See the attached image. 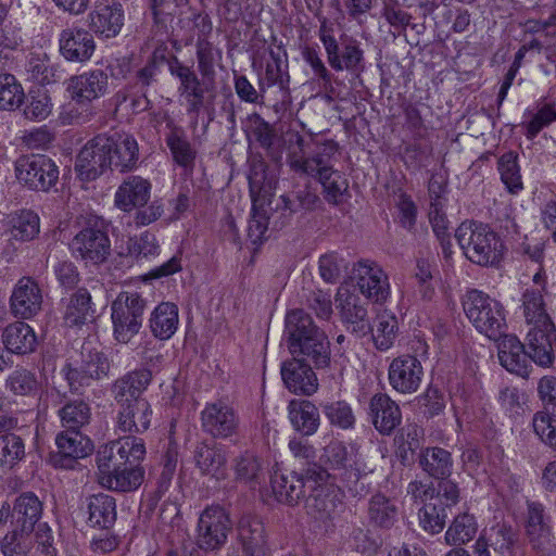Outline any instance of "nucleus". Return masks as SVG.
Here are the masks:
<instances>
[{"instance_id": "obj_1", "label": "nucleus", "mask_w": 556, "mask_h": 556, "mask_svg": "<svg viewBox=\"0 0 556 556\" xmlns=\"http://www.w3.org/2000/svg\"><path fill=\"white\" fill-rule=\"evenodd\" d=\"M296 147L288 153L287 162L292 170L318 179L327 195L332 201L348 189L346 180L333 169V160L339 146L333 140H325L316 144L315 152L307 156L304 152V138L295 134Z\"/></svg>"}, {"instance_id": "obj_2", "label": "nucleus", "mask_w": 556, "mask_h": 556, "mask_svg": "<svg viewBox=\"0 0 556 556\" xmlns=\"http://www.w3.org/2000/svg\"><path fill=\"white\" fill-rule=\"evenodd\" d=\"M286 333L289 350L294 358L311 361L316 367H326L330 359L329 341L302 308L289 312L286 316Z\"/></svg>"}, {"instance_id": "obj_3", "label": "nucleus", "mask_w": 556, "mask_h": 556, "mask_svg": "<svg viewBox=\"0 0 556 556\" xmlns=\"http://www.w3.org/2000/svg\"><path fill=\"white\" fill-rule=\"evenodd\" d=\"M455 238L465 256L473 264L493 267L503 260L504 242L488 225L464 222L456 229Z\"/></svg>"}, {"instance_id": "obj_4", "label": "nucleus", "mask_w": 556, "mask_h": 556, "mask_svg": "<svg viewBox=\"0 0 556 556\" xmlns=\"http://www.w3.org/2000/svg\"><path fill=\"white\" fill-rule=\"evenodd\" d=\"M168 70L179 80L177 91L188 115L197 118L202 110L213 111L215 79L199 78L192 66L184 64L177 56L169 61Z\"/></svg>"}, {"instance_id": "obj_5", "label": "nucleus", "mask_w": 556, "mask_h": 556, "mask_svg": "<svg viewBox=\"0 0 556 556\" xmlns=\"http://www.w3.org/2000/svg\"><path fill=\"white\" fill-rule=\"evenodd\" d=\"M463 306L467 318L480 333L492 340L502 338L507 324L506 312L500 301L482 291L470 290Z\"/></svg>"}, {"instance_id": "obj_6", "label": "nucleus", "mask_w": 556, "mask_h": 556, "mask_svg": "<svg viewBox=\"0 0 556 556\" xmlns=\"http://www.w3.org/2000/svg\"><path fill=\"white\" fill-rule=\"evenodd\" d=\"M329 478L327 469L314 465L304 473L275 471L270 478V486L276 500L288 505H296L304 500L313 484L326 483Z\"/></svg>"}, {"instance_id": "obj_7", "label": "nucleus", "mask_w": 556, "mask_h": 556, "mask_svg": "<svg viewBox=\"0 0 556 556\" xmlns=\"http://www.w3.org/2000/svg\"><path fill=\"white\" fill-rule=\"evenodd\" d=\"M146 300L137 292H121L111 304L113 336L119 343H128L140 330Z\"/></svg>"}, {"instance_id": "obj_8", "label": "nucleus", "mask_w": 556, "mask_h": 556, "mask_svg": "<svg viewBox=\"0 0 556 556\" xmlns=\"http://www.w3.org/2000/svg\"><path fill=\"white\" fill-rule=\"evenodd\" d=\"M15 174L20 182L34 190L47 191L55 185L59 169L45 155H23L15 162Z\"/></svg>"}, {"instance_id": "obj_9", "label": "nucleus", "mask_w": 556, "mask_h": 556, "mask_svg": "<svg viewBox=\"0 0 556 556\" xmlns=\"http://www.w3.org/2000/svg\"><path fill=\"white\" fill-rule=\"evenodd\" d=\"M353 275L359 292L367 300L382 304L389 299V277L378 263L369 260L358 261L353 267Z\"/></svg>"}, {"instance_id": "obj_10", "label": "nucleus", "mask_w": 556, "mask_h": 556, "mask_svg": "<svg viewBox=\"0 0 556 556\" xmlns=\"http://www.w3.org/2000/svg\"><path fill=\"white\" fill-rule=\"evenodd\" d=\"M146 456V445L141 438L125 435L102 445L97 454L98 467L115 465H139Z\"/></svg>"}, {"instance_id": "obj_11", "label": "nucleus", "mask_w": 556, "mask_h": 556, "mask_svg": "<svg viewBox=\"0 0 556 556\" xmlns=\"http://www.w3.org/2000/svg\"><path fill=\"white\" fill-rule=\"evenodd\" d=\"M239 424L237 412L224 401L207 403L201 412L203 431L215 439H228L235 435Z\"/></svg>"}, {"instance_id": "obj_12", "label": "nucleus", "mask_w": 556, "mask_h": 556, "mask_svg": "<svg viewBox=\"0 0 556 556\" xmlns=\"http://www.w3.org/2000/svg\"><path fill=\"white\" fill-rule=\"evenodd\" d=\"M230 521L226 511L219 506H212L202 511L198 522V545L202 549L213 551L222 547L226 541Z\"/></svg>"}, {"instance_id": "obj_13", "label": "nucleus", "mask_w": 556, "mask_h": 556, "mask_svg": "<svg viewBox=\"0 0 556 556\" xmlns=\"http://www.w3.org/2000/svg\"><path fill=\"white\" fill-rule=\"evenodd\" d=\"M108 136L99 135L89 140L76 159L75 168L81 180H93L111 168L112 159L106 147Z\"/></svg>"}, {"instance_id": "obj_14", "label": "nucleus", "mask_w": 556, "mask_h": 556, "mask_svg": "<svg viewBox=\"0 0 556 556\" xmlns=\"http://www.w3.org/2000/svg\"><path fill=\"white\" fill-rule=\"evenodd\" d=\"M71 251L76 258L86 264H100L110 254V239L108 235L97 228L81 229L70 243Z\"/></svg>"}, {"instance_id": "obj_15", "label": "nucleus", "mask_w": 556, "mask_h": 556, "mask_svg": "<svg viewBox=\"0 0 556 556\" xmlns=\"http://www.w3.org/2000/svg\"><path fill=\"white\" fill-rule=\"evenodd\" d=\"M422 377L424 368L420 361L408 354L394 358L388 369L390 386L403 394L416 392Z\"/></svg>"}, {"instance_id": "obj_16", "label": "nucleus", "mask_w": 556, "mask_h": 556, "mask_svg": "<svg viewBox=\"0 0 556 556\" xmlns=\"http://www.w3.org/2000/svg\"><path fill=\"white\" fill-rule=\"evenodd\" d=\"M526 533L535 549L549 552L555 546L552 518L540 502L527 503Z\"/></svg>"}, {"instance_id": "obj_17", "label": "nucleus", "mask_w": 556, "mask_h": 556, "mask_svg": "<svg viewBox=\"0 0 556 556\" xmlns=\"http://www.w3.org/2000/svg\"><path fill=\"white\" fill-rule=\"evenodd\" d=\"M193 462L201 476L216 481L228 477V455L224 445L199 443L193 451Z\"/></svg>"}, {"instance_id": "obj_18", "label": "nucleus", "mask_w": 556, "mask_h": 556, "mask_svg": "<svg viewBox=\"0 0 556 556\" xmlns=\"http://www.w3.org/2000/svg\"><path fill=\"white\" fill-rule=\"evenodd\" d=\"M526 337L530 357L536 365L547 368L555 361L553 344L556 341V328L553 321L528 325Z\"/></svg>"}, {"instance_id": "obj_19", "label": "nucleus", "mask_w": 556, "mask_h": 556, "mask_svg": "<svg viewBox=\"0 0 556 556\" xmlns=\"http://www.w3.org/2000/svg\"><path fill=\"white\" fill-rule=\"evenodd\" d=\"M90 29L98 36L113 38L124 25V11L117 0H99L88 15Z\"/></svg>"}, {"instance_id": "obj_20", "label": "nucleus", "mask_w": 556, "mask_h": 556, "mask_svg": "<svg viewBox=\"0 0 556 556\" xmlns=\"http://www.w3.org/2000/svg\"><path fill=\"white\" fill-rule=\"evenodd\" d=\"M336 301L341 316L348 329L357 337H364L370 332L371 327L367 318V309L361 303L359 296L350 291L348 286H340Z\"/></svg>"}, {"instance_id": "obj_21", "label": "nucleus", "mask_w": 556, "mask_h": 556, "mask_svg": "<svg viewBox=\"0 0 556 556\" xmlns=\"http://www.w3.org/2000/svg\"><path fill=\"white\" fill-rule=\"evenodd\" d=\"M10 306L14 316L28 319L36 316L42 306V292L30 277H22L13 288Z\"/></svg>"}, {"instance_id": "obj_22", "label": "nucleus", "mask_w": 556, "mask_h": 556, "mask_svg": "<svg viewBox=\"0 0 556 556\" xmlns=\"http://www.w3.org/2000/svg\"><path fill=\"white\" fill-rule=\"evenodd\" d=\"M110 362L102 352L83 353V362L79 367L68 368L66 379L73 391L78 392L81 388L90 386L94 380L108 376Z\"/></svg>"}, {"instance_id": "obj_23", "label": "nucleus", "mask_w": 556, "mask_h": 556, "mask_svg": "<svg viewBox=\"0 0 556 556\" xmlns=\"http://www.w3.org/2000/svg\"><path fill=\"white\" fill-rule=\"evenodd\" d=\"M59 48L65 60L84 63L92 56L96 42L89 30L81 27H67L59 36Z\"/></svg>"}, {"instance_id": "obj_24", "label": "nucleus", "mask_w": 556, "mask_h": 556, "mask_svg": "<svg viewBox=\"0 0 556 556\" xmlns=\"http://www.w3.org/2000/svg\"><path fill=\"white\" fill-rule=\"evenodd\" d=\"M108 88V75L101 70H93L73 76L67 83V92L78 104H88L102 97Z\"/></svg>"}, {"instance_id": "obj_25", "label": "nucleus", "mask_w": 556, "mask_h": 556, "mask_svg": "<svg viewBox=\"0 0 556 556\" xmlns=\"http://www.w3.org/2000/svg\"><path fill=\"white\" fill-rule=\"evenodd\" d=\"M152 185L141 176L127 177L116 189L114 204L123 212L129 213L146 206L151 197Z\"/></svg>"}, {"instance_id": "obj_26", "label": "nucleus", "mask_w": 556, "mask_h": 556, "mask_svg": "<svg viewBox=\"0 0 556 556\" xmlns=\"http://www.w3.org/2000/svg\"><path fill=\"white\" fill-rule=\"evenodd\" d=\"M151 381L152 372L149 369H136L115 380L111 387V394L119 406L144 400L141 395Z\"/></svg>"}, {"instance_id": "obj_27", "label": "nucleus", "mask_w": 556, "mask_h": 556, "mask_svg": "<svg viewBox=\"0 0 556 556\" xmlns=\"http://www.w3.org/2000/svg\"><path fill=\"white\" fill-rule=\"evenodd\" d=\"M98 469L100 484L113 491L130 492L138 489L143 481V470L139 465H115Z\"/></svg>"}, {"instance_id": "obj_28", "label": "nucleus", "mask_w": 556, "mask_h": 556, "mask_svg": "<svg viewBox=\"0 0 556 556\" xmlns=\"http://www.w3.org/2000/svg\"><path fill=\"white\" fill-rule=\"evenodd\" d=\"M368 415L375 429L381 434H390L402 419L399 405L386 393L371 396Z\"/></svg>"}, {"instance_id": "obj_29", "label": "nucleus", "mask_w": 556, "mask_h": 556, "mask_svg": "<svg viewBox=\"0 0 556 556\" xmlns=\"http://www.w3.org/2000/svg\"><path fill=\"white\" fill-rule=\"evenodd\" d=\"M516 533L510 526L496 523L485 530L475 543V556H490L489 547L502 556H511Z\"/></svg>"}, {"instance_id": "obj_30", "label": "nucleus", "mask_w": 556, "mask_h": 556, "mask_svg": "<svg viewBox=\"0 0 556 556\" xmlns=\"http://www.w3.org/2000/svg\"><path fill=\"white\" fill-rule=\"evenodd\" d=\"M498 361L511 374L527 378L531 368L530 353L515 336H504L498 343Z\"/></svg>"}, {"instance_id": "obj_31", "label": "nucleus", "mask_w": 556, "mask_h": 556, "mask_svg": "<svg viewBox=\"0 0 556 556\" xmlns=\"http://www.w3.org/2000/svg\"><path fill=\"white\" fill-rule=\"evenodd\" d=\"M281 376L286 387L293 393L311 395L317 390L316 375L303 359L293 358L283 363Z\"/></svg>"}, {"instance_id": "obj_32", "label": "nucleus", "mask_w": 556, "mask_h": 556, "mask_svg": "<svg viewBox=\"0 0 556 556\" xmlns=\"http://www.w3.org/2000/svg\"><path fill=\"white\" fill-rule=\"evenodd\" d=\"M109 156L112 159L111 168L122 173L136 167L139 160V148L137 140L130 135L108 136L106 141Z\"/></svg>"}, {"instance_id": "obj_33", "label": "nucleus", "mask_w": 556, "mask_h": 556, "mask_svg": "<svg viewBox=\"0 0 556 556\" xmlns=\"http://www.w3.org/2000/svg\"><path fill=\"white\" fill-rule=\"evenodd\" d=\"M266 462L252 451H243L232 459L235 480L255 488L265 480Z\"/></svg>"}, {"instance_id": "obj_34", "label": "nucleus", "mask_w": 556, "mask_h": 556, "mask_svg": "<svg viewBox=\"0 0 556 556\" xmlns=\"http://www.w3.org/2000/svg\"><path fill=\"white\" fill-rule=\"evenodd\" d=\"M152 409L147 400H137L119 406L116 427L123 432L139 433L146 431L151 422Z\"/></svg>"}, {"instance_id": "obj_35", "label": "nucleus", "mask_w": 556, "mask_h": 556, "mask_svg": "<svg viewBox=\"0 0 556 556\" xmlns=\"http://www.w3.org/2000/svg\"><path fill=\"white\" fill-rule=\"evenodd\" d=\"M2 342L9 352L24 355L35 351L37 336L28 324L14 321L4 328Z\"/></svg>"}, {"instance_id": "obj_36", "label": "nucleus", "mask_w": 556, "mask_h": 556, "mask_svg": "<svg viewBox=\"0 0 556 556\" xmlns=\"http://www.w3.org/2000/svg\"><path fill=\"white\" fill-rule=\"evenodd\" d=\"M178 324V307L172 302L160 303L149 318L150 330L159 340L170 339L177 331Z\"/></svg>"}, {"instance_id": "obj_37", "label": "nucleus", "mask_w": 556, "mask_h": 556, "mask_svg": "<svg viewBox=\"0 0 556 556\" xmlns=\"http://www.w3.org/2000/svg\"><path fill=\"white\" fill-rule=\"evenodd\" d=\"M238 536L247 555H265L264 526L258 519L252 517L241 518L238 526Z\"/></svg>"}, {"instance_id": "obj_38", "label": "nucleus", "mask_w": 556, "mask_h": 556, "mask_svg": "<svg viewBox=\"0 0 556 556\" xmlns=\"http://www.w3.org/2000/svg\"><path fill=\"white\" fill-rule=\"evenodd\" d=\"M289 419L296 431L305 435L314 434L319 427L317 407L306 400H292L288 405Z\"/></svg>"}, {"instance_id": "obj_39", "label": "nucleus", "mask_w": 556, "mask_h": 556, "mask_svg": "<svg viewBox=\"0 0 556 556\" xmlns=\"http://www.w3.org/2000/svg\"><path fill=\"white\" fill-rule=\"evenodd\" d=\"M42 514V503L38 496L31 492L21 494L13 506V518L15 527L23 531L34 530Z\"/></svg>"}, {"instance_id": "obj_40", "label": "nucleus", "mask_w": 556, "mask_h": 556, "mask_svg": "<svg viewBox=\"0 0 556 556\" xmlns=\"http://www.w3.org/2000/svg\"><path fill=\"white\" fill-rule=\"evenodd\" d=\"M321 460L332 470H352L357 463V448L341 441H331L325 446Z\"/></svg>"}, {"instance_id": "obj_41", "label": "nucleus", "mask_w": 556, "mask_h": 556, "mask_svg": "<svg viewBox=\"0 0 556 556\" xmlns=\"http://www.w3.org/2000/svg\"><path fill=\"white\" fill-rule=\"evenodd\" d=\"M397 505L394 498L381 493L371 496L368 504V519L376 527L391 528L397 520Z\"/></svg>"}, {"instance_id": "obj_42", "label": "nucleus", "mask_w": 556, "mask_h": 556, "mask_svg": "<svg viewBox=\"0 0 556 556\" xmlns=\"http://www.w3.org/2000/svg\"><path fill=\"white\" fill-rule=\"evenodd\" d=\"M419 464L429 476L437 479L447 478L453 469L452 455L442 447H428L422 451Z\"/></svg>"}, {"instance_id": "obj_43", "label": "nucleus", "mask_w": 556, "mask_h": 556, "mask_svg": "<svg viewBox=\"0 0 556 556\" xmlns=\"http://www.w3.org/2000/svg\"><path fill=\"white\" fill-rule=\"evenodd\" d=\"M55 443L59 453L71 459H79L88 456L93 451L90 439L83 435L79 430H67L60 433Z\"/></svg>"}, {"instance_id": "obj_44", "label": "nucleus", "mask_w": 556, "mask_h": 556, "mask_svg": "<svg viewBox=\"0 0 556 556\" xmlns=\"http://www.w3.org/2000/svg\"><path fill=\"white\" fill-rule=\"evenodd\" d=\"M88 521L92 527L109 528L116 519L115 500L109 494H96L89 498Z\"/></svg>"}, {"instance_id": "obj_45", "label": "nucleus", "mask_w": 556, "mask_h": 556, "mask_svg": "<svg viewBox=\"0 0 556 556\" xmlns=\"http://www.w3.org/2000/svg\"><path fill=\"white\" fill-rule=\"evenodd\" d=\"M165 141L177 165L185 168L193 165L195 151L181 127H173L166 135Z\"/></svg>"}, {"instance_id": "obj_46", "label": "nucleus", "mask_w": 556, "mask_h": 556, "mask_svg": "<svg viewBox=\"0 0 556 556\" xmlns=\"http://www.w3.org/2000/svg\"><path fill=\"white\" fill-rule=\"evenodd\" d=\"M521 302L522 314L527 325L552 321L546 311L542 290L527 288L522 293Z\"/></svg>"}, {"instance_id": "obj_47", "label": "nucleus", "mask_w": 556, "mask_h": 556, "mask_svg": "<svg viewBox=\"0 0 556 556\" xmlns=\"http://www.w3.org/2000/svg\"><path fill=\"white\" fill-rule=\"evenodd\" d=\"M91 295L87 289H78L71 298L65 313L64 321L67 326H81L91 316Z\"/></svg>"}, {"instance_id": "obj_48", "label": "nucleus", "mask_w": 556, "mask_h": 556, "mask_svg": "<svg viewBox=\"0 0 556 556\" xmlns=\"http://www.w3.org/2000/svg\"><path fill=\"white\" fill-rule=\"evenodd\" d=\"M305 498L308 513L318 519L329 518L336 508L334 497L325 483L313 484Z\"/></svg>"}, {"instance_id": "obj_49", "label": "nucleus", "mask_w": 556, "mask_h": 556, "mask_svg": "<svg viewBox=\"0 0 556 556\" xmlns=\"http://www.w3.org/2000/svg\"><path fill=\"white\" fill-rule=\"evenodd\" d=\"M58 415L64 428L67 430H79L89 424L91 418V408L86 402L75 400L61 407Z\"/></svg>"}, {"instance_id": "obj_50", "label": "nucleus", "mask_w": 556, "mask_h": 556, "mask_svg": "<svg viewBox=\"0 0 556 556\" xmlns=\"http://www.w3.org/2000/svg\"><path fill=\"white\" fill-rule=\"evenodd\" d=\"M195 48L198 70L201 77L215 79V65L222 60V51L215 48L205 37L198 38Z\"/></svg>"}, {"instance_id": "obj_51", "label": "nucleus", "mask_w": 556, "mask_h": 556, "mask_svg": "<svg viewBox=\"0 0 556 556\" xmlns=\"http://www.w3.org/2000/svg\"><path fill=\"white\" fill-rule=\"evenodd\" d=\"M518 155L514 152L504 153L497 161L501 180L510 193H518L523 188Z\"/></svg>"}, {"instance_id": "obj_52", "label": "nucleus", "mask_w": 556, "mask_h": 556, "mask_svg": "<svg viewBox=\"0 0 556 556\" xmlns=\"http://www.w3.org/2000/svg\"><path fill=\"white\" fill-rule=\"evenodd\" d=\"M11 233L14 239L29 241L37 237L40 230L39 216L28 210L17 212L11 218Z\"/></svg>"}, {"instance_id": "obj_53", "label": "nucleus", "mask_w": 556, "mask_h": 556, "mask_svg": "<svg viewBox=\"0 0 556 556\" xmlns=\"http://www.w3.org/2000/svg\"><path fill=\"white\" fill-rule=\"evenodd\" d=\"M372 331V339L375 345L380 351L389 350L397 336V320L395 316L389 313H381L377 316L375 329Z\"/></svg>"}, {"instance_id": "obj_54", "label": "nucleus", "mask_w": 556, "mask_h": 556, "mask_svg": "<svg viewBox=\"0 0 556 556\" xmlns=\"http://www.w3.org/2000/svg\"><path fill=\"white\" fill-rule=\"evenodd\" d=\"M477 529V522L472 515H459L445 532V541L450 545L465 544L476 535Z\"/></svg>"}, {"instance_id": "obj_55", "label": "nucleus", "mask_w": 556, "mask_h": 556, "mask_svg": "<svg viewBox=\"0 0 556 556\" xmlns=\"http://www.w3.org/2000/svg\"><path fill=\"white\" fill-rule=\"evenodd\" d=\"M5 388L14 395L31 396L38 392L39 383L34 372L20 368L8 376Z\"/></svg>"}, {"instance_id": "obj_56", "label": "nucleus", "mask_w": 556, "mask_h": 556, "mask_svg": "<svg viewBox=\"0 0 556 556\" xmlns=\"http://www.w3.org/2000/svg\"><path fill=\"white\" fill-rule=\"evenodd\" d=\"M25 98L21 84L12 74L0 75V109L15 110L21 106Z\"/></svg>"}, {"instance_id": "obj_57", "label": "nucleus", "mask_w": 556, "mask_h": 556, "mask_svg": "<svg viewBox=\"0 0 556 556\" xmlns=\"http://www.w3.org/2000/svg\"><path fill=\"white\" fill-rule=\"evenodd\" d=\"M418 517L420 527L425 531L435 534L443 530L447 514L444 507L432 501L419 509Z\"/></svg>"}, {"instance_id": "obj_58", "label": "nucleus", "mask_w": 556, "mask_h": 556, "mask_svg": "<svg viewBox=\"0 0 556 556\" xmlns=\"http://www.w3.org/2000/svg\"><path fill=\"white\" fill-rule=\"evenodd\" d=\"M532 426L541 441L556 451V410L543 409L535 413Z\"/></svg>"}, {"instance_id": "obj_59", "label": "nucleus", "mask_w": 556, "mask_h": 556, "mask_svg": "<svg viewBox=\"0 0 556 556\" xmlns=\"http://www.w3.org/2000/svg\"><path fill=\"white\" fill-rule=\"evenodd\" d=\"M25 457V444L14 433L0 435V466L13 467Z\"/></svg>"}, {"instance_id": "obj_60", "label": "nucleus", "mask_w": 556, "mask_h": 556, "mask_svg": "<svg viewBox=\"0 0 556 556\" xmlns=\"http://www.w3.org/2000/svg\"><path fill=\"white\" fill-rule=\"evenodd\" d=\"M30 533L31 531H23L17 527L7 533L0 543L2 554L4 556H25L31 545Z\"/></svg>"}, {"instance_id": "obj_61", "label": "nucleus", "mask_w": 556, "mask_h": 556, "mask_svg": "<svg viewBox=\"0 0 556 556\" xmlns=\"http://www.w3.org/2000/svg\"><path fill=\"white\" fill-rule=\"evenodd\" d=\"M319 275L327 283H336L343 271L348 269V262L337 252H330L319 257Z\"/></svg>"}, {"instance_id": "obj_62", "label": "nucleus", "mask_w": 556, "mask_h": 556, "mask_svg": "<svg viewBox=\"0 0 556 556\" xmlns=\"http://www.w3.org/2000/svg\"><path fill=\"white\" fill-rule=\"evenodd\" d=\"M27 72L39 84H50L54 80V70L45 53H31L26 64Z\"/></svg>"}, {"instance_id": "obj_63", "label": "nucleus", "mask_w": 556, "mask_h": 556, "mask_svg": "<svg viewBox=\"0 0 556 556\" xmlns=\"http://www.w3.org/2000/svg\"><path fill=\"white\" fill-rule=\"evenodd\" d=\"M318 37L324 45L329 65L336 71H342L339 43L333 35L332 26L329 25L326 20L320 24Z\"/></svg>"}, {"instance_id": "obj_64", "label": "nucleus", "mask_w": 556, "mask_h": 556, "mask_svg": "<svg viewBox=\"0 0 556 556\" xmlns=\"http://www.w3.org/2000/svg\"><path fill=\"white\" fill-rule=\"evenodd\" d=\"M52 111L51 98L45 91H37L30 94V100L24 109L27 119L43 121Z\"/></svg>"}]
</instances>
